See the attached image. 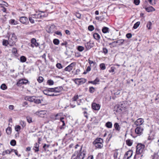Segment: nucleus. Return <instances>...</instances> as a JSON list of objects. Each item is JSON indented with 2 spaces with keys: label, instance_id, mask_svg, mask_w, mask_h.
<instances>
[{
  "label": "nucleus",
  "instance_id": "nucleus-1",
  "mask_svg": "<svg viewBox=\"0 0 159 159\" xmlns=\"http://www.w3.org/2000/svg\"><path fill=\"white\" fill-rule=\"evenodd\" d=\"M126 105L123 102H120L118 104L115 106V111L119 113H123L126 109Z\"/></svg>",
  "mask_w": 159,
  "mask_h": 159
},
{
  "label": "nucleus",
  "instance_id": "nucleus-2",
  "mask_svg": "<svg viewBox=\"0 0 159 159\" xmlns=\"http://www.w3.org/2000/svg\"><path fill=\"white\" fill-rule=\"evenodd\" d=\"M55 91L56 90L55 87L53 88H47L46 89L44 90L43 91V92L44 94L50 96H55L58 95L59 94L55 93H52L51 94H50L49 93L50 92L56 93Z\"/></svg>",
  "mask_w": 159,
  "mask_h": 159
},
{
  "label": "nucleus",
  "instance_id": "nucleus-3",
  "mask_svg": "<svg viewBox=\"0 0 159 159\" xmlns=\"http://www.w3.org/2000/svg\"><path fill=\"white\" fill-rule=\"evenodd\" d=\"M75 152L78 159H83L86 154V152L84 150H82L81 147H80V150Z\"/></svg>",
  "mask_w": 159,
  "mask_h": 159
},
{
  "label": "nucleus",
  "instance_id": "nucleus-4",
  "mask_svg": "<svg viewBox=\"0 0 159 159\" xmlns=\"http://www.w3.org/2000/svg\"><path fill=\"white\" fill-rule=\"evenodd\" d=\"M136 154H141L145 148V145L141 143L138 144L136 147Z\"/></svg>",
  "mask_w": 159,
  "mask_h": 159
},
{
  "label": "nucleus",
  "instance_id": "nucleus-5",
  "mask_svg": "<svg viewBox=\"0 0 159 159\" xmlns=\"http://www.w3.org/2000/svg\"><path fill=\"white\" fill-rule=\"evenodd\" d=\"M86 80L84 79H75L74 81L75 83L78 85H80L82 84L85 83L86 81Z\"/></svg>",
  "mask_w": 159,
  "mask_h": 159
},
{
  "label": "nucleus",
  "instance_id": "nucleus-6",
  "mask_svg": "<svg viewBox=\"0 0 159 159\" xmlns=\"http://www.w3.org/2000/svg\"><path fill=\"white\" fill-rule=\"evenodd\" d=\"M19 20L21 23L24 25H27L29 24L28 19L26 17L22 16L20 17Z\"/></svg>",
  "mask_w": 159,
  "mask_h": 159
},
{
  "label": "nucleus",
  "instance_id": "nucleus-7",
  "mask_svg": "<svg viewBox=\"0 0 159 159\" xmlns=\"http://www.w3.org/2000/svg\"><path fill=\"white\" fill-rule=\"evenodd\" d=\"M56 26L53 24L51 25L47 28V31L49 33H52L55 30Z\"/></svg>",
  "mask_w": 159,
  "mask_h": 159
},
{
  "label": "nucleus",
  "instance_id": "nucleus-8",
  "mask_svg": "<svg viewBox=\"0 0 159 159\" xmlns=\"http://www.w3.org/2000/svg\"><path fill=\"white\" fill-rule=\"evenodd\" d=\"M28 82V80L22 79L19 80L17 83V85L18 86H21L22 85L26 84Z\"/></svg>",
  "mask_w": 159,
  "mask_h": 159
},
{
  "label": "nucleus",
  "instance_id": "nucleus-9",
  "mask_svg": "<svg viewBox=\"0 0 159 159\" xmlns=\"http://www.w3.org/2000/svg\"><path fill=\"white\" fill-rule=\"evenodd\" d=\"M31 44H30V46L33 48L34 47H37L39 45V43H38L36 39L34 38H33L31 40Z\"/></svg>",
  "mask_w": 159,
  "mask_h": 159
},
{
  "label": "nucleus",
  "instance_id": "nucleus-10",
  "mask_svg": "<svg viewBox=\"0 0 159 159\" xmlns=\"http://www.w3.org/2000/svg\"><path fill=\"white\" fill-rule=\"evenodd\" d=\"M91 107L93 110L96 111H98L100 109V106L98 104L93 102L92 104Z\"/></svg>",
  "mask_w": 159,
  "mask_h": 159
},
{
  "label": "nucleus",
  "instance_id": "nucleus-11",
  "mask_svg": "<svg viewBox=\"0 0 159 159\" xmlns=\"http://www.w3.org/2000/svg\"><path fill=\"white\" fill-rule=\"evenodd\" d=\"M144 122V120L141 118L137 119L134 122V124L136 126H140Z\"/></svg>",
  "mask_w": 159,
  "mask_h": 159
},
{
  "label": "nucleus",
  "instance_id": "nucleus-12",
  "mask_svg": "<svg viewBox=\"0 0 159 159\" xmlns=\"http://www.w3.org/2000/svg\"><path fill=\"white\" fill-rule=\"evenodd\" d=\"M133 154V152L131 150H129L125 154L123 158H127V159H129L132 156Z\"/></svg>",
  "mask_w": 159,
  "mask_h": 159
},
{
  "label": "nucleus",
  "instance_id": "nucleus-13",
  "mask_svg": "<svg viewBox=\"0 0 159 159\" xmlns=\"http://www.w3.org/2000/svg\"><path fill=\"white\" fill-rule=\"evenodd\" d=\"M75 65V63L73 62L70 65L66 67L64 69V70L66 71L70 72L72 70L73 66Z\"/></svg>",
  "mask_w": 159,
  "mask_h": 159
},
{
  "label": "nucleus",
  "instance_id": "nucleus-14",
  "mask_svg": "<svg viewBox=\"0 0 159 159\" xmlns=\"http://www.w3.org/2000/svg\"><path fill=\"white\" fill-rule=\"evenodd\" d=\"M143 130V129L142 127L138 126L135 129V133L137 134H139V135L141 134Z\"/></svg>",
  "mask_w": 159,
  "mask_h": 159
},
{
  "label": "nucleus",
  "instance_id": "nucleus-15",
  "mask_svg": "<svg viewBox=\"0 0 159 159\" xmlns=\"http://www.w3.org/2000/svg\"><path fill=\"white\" fill-rule=\"evenodd\" d=\"M46 111L45 110L40 111H37L36 112V115L39 116L41 117H44V115L46 114Z\"/></svg>",
  "mask_w": 159,
  "mask_h": 159
},
{
  "label": "nucleus",
  "instance_id": "nucleus-16",
  "mask_svg": "<svg viewBox=\"0 0 159 159\" xmlns=\"http://www.w3.org/2000/svg\"><path fill=\"white\" fill-rule=\"evenodd\" d=\"M35 98V96H27L25 98V100L31 102H34Z\"/></svg>",
  "mask_w": 159,
  "mask_h": 159
},
{
  "label": "nucleus",
  "instance_id": "nucleus-17",
  "mask_svg": "<svg viewBox=\"0 0 159 159\" xmlns=\"http://www.w3.org/2000/svg\"><path fill=\"white\" fill-rule=\"evenodd\" d=\"M93 144L95 145V147L98 148H101L103 146V144L100 143H95V142H93Z\"/></svg>",
  "mask_w": 159,
  "mask_h": 159
},
{
  "label": "nucleus",
  "instance_id": "nucleus-18",
  "mask_svg": "<svg viewBox=\"0 0 159 159\" xmlns=\"http://www.w3.org/2000/svg\"><path fill=\"white\" fill-rule=\"evenodd\" d=\"M64 119V117H62L60 119V124H61V125L60 127V128L61 129H64V126L65 125V123L64 120H63V119Z\"/></svg>",
  "mask_w": 159,
  "mask_h": 159
},
{
  "label": "nucleus",
  "instance_id": "nucleus-19",
  "mask_svg": "<svg viewBox=\"0 0 159 159\" xmlns=\"http://www.w3.org/2000/svg\"><path fill=\"white\" fill-rule=\"evenodd\" d=\"M114 126L116 131L118 132L120 131L121 128L118 123H115L114 124Z\"/></svg>",
  "mask_w": 159,
  "mask_h": 159
},
{
  "label": "nucleus",
  "instance_id": "nucleus-20",
  "mask_svg": "<svg viewBox=\"0 0 159 159\" xmlns=\"http://www.w3.org/2000/svg\"><path fill=\"white\" fill-rule=\"evenodd\" d=\"M16 36L14 33H13L11 34V40L12 41L11 42L12 43H15L16 41Z\"/></svg>",
  "mask_w": 159,
  "mask_h": 159
},
{
  "label": "nucleus",
  "instance_id": "nucleus-21",
  "mask_svg": "<svg viewBox=\"0 0 159 159\" xmlns=\"http://www.w3.org/2000/svg\"><path fill=\"white\" fill-rule=\"evenodd\" d=\"M55 89L56 90V93H60L63 89V88L62 86H60L55 87Z\"/></svg>",
  "mask_w": 159,
  "mask_h": 159
},
{
  "label": "nucleus",
  "instance_id": "nucleus-22",
  "mask_svg": "<svg viewBox=\"0 0 159 159\" xmlns=\"http://www.w3.org/2000/svg\"><path fill=\"white\" fill-rule=\"evenodd\" d=\"M99 79L97 77L94 80L90 81V83L96 85L97 84H99Z\"/></svg>",
  "mask_w": 159,
  "mask_h": 159
},
{
  "label": "nucleus",
  "instance_id": "nucleus-23",
  "mask_svg": "<svg viewBox=\"0 0 159 159\" xmlns=\"http://www.w3.org/2000/svg\"><path fill=\"white\" fill-rule=\"evenodd\" d=\"M39 144L36 143L34 144L33 149L35 151V152H37L39 151Z\"/></svg>",
  "mask_w": 159,
  "mask_h": 159
},
{
  "label": "nucleus",
  "instance_id": "nucleus-24",
  "mask_svg": "<svg viewBox=\"0 0 159 159\" xmlns=\"http://www.w3.org/2000/svg\"><path fill=\"white\" fill-rule=\"evenodd\" d=\"M145 10L148 12L155 11V9L152 6L148 7L145 8Z\"/></svg>",
  "mask_w": 159,
  "mask_h": 159
},
{
  "label": "nucleus",
  "instance_id": "nucleus-25",
  "mask_svg": "<svg viewBox=\"0 0 159 159\" xmlns=\"http://www.w3.org/2000/svg\"><path fill=\"white\" fill-rule=\"evenodd\" d=\"M97 64L95 62H94L93 61L90 60V70H91V67L93 68L94 69L96 67Z\"/></svg>",
  "mask_w": 159,
  "mask_h": 159
},
{
  "label": "nucleus",
  "instance_id": "nucleus-26",
  "mask_svg": "<svg viewBox=\"0 0 159 159\" xmlns=\"http://www.w3.org/2000/svg\"><path fill=\"white\" fill-rule=\"evenodd\" d=\"M62 115V113H57L55 116V119L56 120L59 119L60 120L62 117H61Z\"/></svg>",
  "mask_w": 159,
  "mask_h": 159
},
{
  "label": "nucleus",
  "instance_id": "nucleus-27",
  "mask_svg": "<svg viewBox=\"0 0 159 159\" xmlns=\"http://www.w3.org/2000/svg\"><path fill=\"white\" fill-rule=\"evenodd\" d=\"M102 32L104 34L109 33V28L106 27H104L102 28Z\"/></svg>",
  "mask_w": 159,
  "mask_h": 159
},
{
  "label": "nucleus",
  "instance_id": "nucleus-28",
  "mask_svg": "<svg viewBox=\"0 0 159 159\" xmlns=\"http://www.w3.org/2000/svg\"><path fill=\"white\" fill-rule=\"evenodd\" d=\"M93 37L94 38L97 40H99L100 38V35L97 33H94L93 34Z\"/></svg>",
  "mask_w": 159,
  "mask_h": 159
},
{
  "label": "nucleus",
  "instance_id": "nucleus-29",
  "mask_svg": "<svg viewBox=\"0 0 159 159\" xmlns=\"http://www.w3.org/2000/svg\"><path fill=\"white\" fill-rule=\"evenodd\" d=\"M124 40L123 39H120L116 41V43H118L119 45H121L124 43Z\"/></svg>",
  "mask_w": 159,
  "mask_h": 159
},
{
  "label": "nucleus",
  "instance_id": "nucleus-30",
  "mask_svg": "<svg viewBox=\"0 0 159 159\" xmlns=\"http://www.w3.org/2000/svg\"><path fill=\"white\" fill-rule=\"evenodd\" d=\"M143 155L141 154H136L135 155L134 159H142L141 157Z\"/></svg>",
  "mask_w": 159,
  "mask_h": 159
},
{
  "label": "nucleus",
  "instance_id": "nucleus-31",
  "mask_svg": "<svg viewBox=\"0 0 159 159\" xmlns=\"http://www.w3.org/2000/svg\"><path fill=\"white\" fill-rule=\"evenodd\" d=\"M112 123L111 122H107L105 124L106 126L108 128H111L112 127Z\"/></svg>",
  "mask_w": 159,
  "mask_h": 159
},
{
  "label": "nucleus",
  "instance_id": "nucleus-32",
  "mask_svg": "<svg viewBox=\"0 0 159 159\" xmlns=\"http://www.w3.org/2000/svg\"><path fill=\"white\" fill-rule=\"evenodd\" d=\"M126 144L129 146H131L133 144L132 141L130 139H128L126 141Z\"/></svg>",
  "mask_w": 159,
  "mask_h": 159
},
{
  "label": "nucleus",
  "instance_id": "nucleus-33",
  "mask_svg": "<svg viewBox=\"0 0 159 159\" xmlns=\"http://www.w3.org/2000/svg\"><path fill=\"white\" fill-rule=\"evenodd\" d=\"M158 155L157 153H154L153 155L151 156L152 159H158Z\"/></svg>",
  "mask_w": 159,
  "mask_h": 159
},
{
  "label": "nucleus",
  "instance_id": "nucleus-34",
  "mask_svg": "<svg viewBox=\"0 0 159 159\" xmlns=\"http://www.w3.org/2000/svg\"><path fill=\"white\" fill-rule=\"evenodd\" d=\"M70 106L71 108H74L75 107V102L73 101L72 100H70Z\"/></svg>",
  "mask_w": 159,
  "mask_h": 159
},
{
  "label": "nucleus",
  "instance_id": "nucleus-35",
  "mask_svg": "<svg viewBox=\"0 0 159 159\" xmlns=\"http://www.w3.org/2000/svg\"><path fill=\"white\" fill-rule=\"evenodd\" d=\"M93 142H95V143H102L103 142V139L101 138H97Z\"/></svg>",
  "mask_w": 159,
  "mask_h": 159
},
{
  "label": "nucleus",
  "instance_id": "nucleus-36",
  "mask_svg": "<svg viewBox=\"0 0 159 159\" xmlns=\"http://www.w3.org/2000/svg\"><path fill=\"white\" fill-rule=\"evenodd\" d=\"M26 60V57L23 56H22L20 57V61L22 62H24Z\"/></svg>",
  "mask_w": 159,
  "mask_h": 159
},
{
  "label": "nucleus",
  "instance_id": "nucleus-37",
  "mask_svg": "<svg viewBox=\"0 0 159 159\" xmlns=\"http://www.w3.org/2000/svg\"><path fill=\"white\" fill-rule=\"evenodd\" d=\"M53 42V43L56 45H58L60 43L59 40L57 39H54Z\"/></svg>",
  "mask_w": 159,
  "mask_h": 159
},
{
  "label": "nucleus",
  "instance_id": "nucleus-38",
  "mask_svg": "<svg viewBox=\"0 0 159 159\" xmlns=\"http://www.w3.org/2000/svg\"><path fill=\"white\" fill-rule=\"evenodd\" d=\"M140 24V22L139 21L137 22L134 25L133 28L134 29H137L139 26Z\"/></svg>",
  "mask_w": 159,
  "mask_h": 159
},
{
  "label": "nucleus",
  "instance_id": "nucleus-39",
  "mask_svg": "<svg viewBox=\"0 0 159 159\" xmlns=\"http://www.w3.org/2000/svg\"><path fill=\"white\" fill-rule=\"evenodd\" d=\"M152 23L151 21L148 22L147 25V27L149 30L151 29H152L151 26Z\"/></svg>",
  "mask_w": 159,
  "mask_h": 159
},
{
  "label": "nucleus",
  "instance_id": "nucleus-40",
  "mask_svg": "<svg viewBox=\"0 0 159 159\" xmlns=\"http://www.w3.org/2000/svg\"><path fill=\"white\" fill-rule=\"evenodd\" d=\"M0 88L3 90H5L7 89V87L5 84H3L1 86Z\"/></svg>",
  "mask_w": 159,
  "mask_h": 159
},
{
  "label": "nucleus",
  "instance_id": "nucleus-41",
  "mask_svg": "<svg viewBox=\"0 0 159 159\" xmlns=\"http://www.w3.org/2000/svg\"><path fill=\"white\" fill-rule=\"evenodd\" d=\"M115 69L116 68L115 67L112 66L111 67L110 69L109 70V72H110L112 73V74H115L114 72Z\"/></svg>",
  "mask_w": 159,
  "mask_h": 159
},
{
  "label": "nucleus",
  "instance_id": "nucleus-42",
  "mask_svg": "<svg viewBox=\"0 0 159 159\" xmlns=\"http://www.w3.org/2000/svg\"><path fill=\"white\" fill-rule=\"evenodd\" d=\"M0 5H3L6 7H7L8 6V4L3 1H1V3H0Z\"/></svg>",
  "mask_w": 159,
  "mask_h": 159
},
{
  "label": "nucleus",
  "instance_id": "nucleus-43",
  "mask_svg": "<svg viewBox=\"0 0 159 159\" xmlns=\"http://www.w3.org/2000/svg\"><path fill=\"white\" fill-rule=\"evenodd\" d=\"M34 102L36 104H39L41 103V101L40 99L36 98V97L35 96Z\"/></svg>",
  "mask_w": 159,
  "mask_h": 159
},
{
  "label": "nucleus",
  "instance_id": "nucleus-44",
  "mask_svg": "<svg viewBox=\"0 0 159 159\" xmlns=\"http://www.w3.org/2000/svg\"><path fill=\"white\" fill-rule=\"evenodd\" d=\"M109 44V45L112 46L113 47H115L117 46L116 41H114L111 43H110Z\"/></svg>",
  "mask_w": 159,
  "mask_h": 159
},
{
  "label": "nucleus",
  "instance_id": "nucleus-45",
  "mask_svg": "<svg viewBox=\"0 0 159 159\" xmlns=\"http://www.w3.org/2000/svg\"><path fill=\"white\" fill-rule=\"evenodd\" d=\"M10 23L11 24L14 25H16L18 24V22L15 21L14 19H11L10 20Z\"/></svg>",
  "mask_w": 159,
  "mask_h": 159
},
{
  "label": "nucleus",
  "instance_id": "nucleus-46",
  "mask_svg": "<svg viewBox=\"0 0 159 159\" xmlns=\"http://www.w3.org/2000/svg\"><path fill=\"white\" fill-rule=\"evenodd\" d=\"M44 79L42 76H39L37 79V80L39 83H41L43 82Z\"/></svg>",
  "mask_w": 159,
  "mask_h": 159
},
{
  "label": "nucleus",
  "instance_id": "nucleus-47",
  "mask_svg": "<svg viewBox=\"0 0 159 159\" xmlns=\"http://www.w3.org/2000/svg\"><path fill=\"white\" fill-rule=\"evenodd\" d=\"M79 96L78 95H75L74 97L71 99V100L75 102L78 99Z\"/></svg>",
  "mask_w": 159,
  "mask_h": 159
},
{
  "label": "nucleus",
  "instance_id": "nucleus-48",
  "mask_svg": "<svg viewBox=\"0 0 159 159\" xmlns=\"http://www.w3.org/2000/svg\"><path fill=\"white\" fill-rule=\"evenodd\" d=\"M6 132L8 134H10L11 133V128L10 127H8L6 130Z\"/></svg>",
  "mask_w": 159,
  "mask_h": 159
},
{
  "label": "nucleus",
  "instance_id": "nucleus-49",
  "mask_svg": "<svg viewBox=\"0 0 159 159\" xmlns=\"http://www.w3.org/2000/svg\"><path fill=\"white\" fill-rule=\"evenodd\" d=\"M21 129V127L20 125H16L15 127V130L16 132H19Z\"/></svg>",
  "mask_w": 159,
  "mask_h": 159
},
{
  "label": "nucleus",
  "instance_id": "nucleus-50",
  "mask_svg": "<svg viewBox=\"0 0 159 159\" xmlns=\"http://www.w3.org/2000/svg\"><path fill=\"white\" fill-rule=\"evenodd\" d=\"M101 69L102 70H104L106 69V67L104 63H101L100 65Z\"/></svg>",
  "mask_w": 159,
  "mask_h": 159
},
{
  "label": "nucleus",
  "instance_id": "nucleus-51",
  "mask_svg": "<svg viewBox=\"0 0 159 159\" xmlns=\"http://www.w3.org/2000/svg\"><path fill=\"white\" fill-rule=\"evenodd\" d=\"M10 144L12 146H15L16 144V141L15 140H12L10 142Z\"/></svg>",
  "mask_w": 159,
  "mask_h": 159
},
{
  "label": "nucleus",
  "instance_id": "nucleus-52",
  "mask_svg": "<svg viewBox=\"0 0 159 159\" xmlns=\"http://www.w3.org/2000/svg\"><path fill=\"white\" fill-rule=\"evenodd\" d=\"M8 44H9V42L7 40H4L2 42V44L3 45L7 46Z\"/></svg>",
  "mask_w": 159,
  "mask_h": 159
},
{
  "label": "nucleus",
  "instance_id": "nucleus-53",
  "mask_svg": "<svg viewBox=\"0 0 159 159\" xmlns=\"http://www.w3.org/2000/svg\"><path fill=\"white\" fill-rule=\"evenodd\" d=\"M134 3L136 5H139L140 3V0H134Z\"/></svg>",
  "mask_w": 159,
  "mask_h": 159
},
{
  "label": "nucleus",
  "instance_id": "nucleus-54",
  "mask_svg": "<svg viewBox=\"0 0 159 159\" xmlns=\"http://www.w3.org/2000/svg\"><path fill=\"white\" fill-rule=\"evenodd\" d=\"M47 82L48 84L50 85H52L54 84L53 81L51 80H48Z\"/></svg>",
  "mask_w": 159,
  "mask_h": 159
},
{
  "label": "nucleus",
  "instance_id": "nucleus-55",
  "mask_svg": "<svg viewBox=\"0 0 159 159\" xmlns=\"http://www.w3.org/2000/svg\"><path fill=\"white\" fill-rule=\"evenodd\" d=\"M27 120L28 121V122L29 123H31L32 122V119L31 117H30L29 116H27L26 117Z\"/></svg>",
  "mask_w": 159,
  "mask_h": 159
},
{
  "label": "nucleus",
  "instance_id": "nucleus-56",
  "mask_svg": "<svg viewBox=\"0 0 159 159\" xmlns=\"http://www.w3.org/2000/svg\"><path fill=\"white\" fill-rule=\"evenodd\" d=\"M108 51L107 48H103L102 52L103 53L105 54H106L108 53Z\"/></svg>",
  "mask_w": 159,
  "mask_h": 159
},
{
  "label": "nucleus",
  "instance_id": "nucleus-57",
  "mask_svg": "<svg viewBox=\"0 0 159 159\" xmlns=\"http://www.w3.org/2000/svg\"><path fill=\"white\" fill-rule=\"evenodd\" d=\"M56 66L59 69H61L63 67L62 65L60 63H57L56 64Z\"/></svg>",
  "mask_w": 159,
  "mask_h": 159
},
{
  "label": "nucleus",
  "instance_id": "nucleus-58",
  "mask_svg": "<svg viewBox=\"0 0 159 159\" xmlns=\"http://www.w3.org/2000/svg\"><path fill=\"white\" fill-rule=\"evenodd\" d=\"M78 50L80 52L82 51L84 49V48L82 46H79L77 48Z\"/></svg>",
  "mask_w": 159,
  "mask_h": 159
},
{
  "label": "nucleus",
  "instance_id": "nucleus-59",
  "mask_svg": "<svg viewBox=\"0 0 159 159\" xmlns=\"http://www.w3.org/2000/svg\"><path fill=\"white\" fill-rule=\"evenodd\" d=\"M33 18L32 17L30 16L29 17V20L30 22L32 24H34V21Z\"/></svg>",
  "mask_w": 159,
  "mask_h": 159
},
{
  "label": "nucleus",
  "instance_id": "nucleus-60",
  "mask_svg": "<svg viewBox=\"0 0 159 159\" xmlns=\"http://www.w3.org/2000/svg\"><path fill=\"white\" fill-rule=\"evenodd\" d=\"M20 124L23 128L25 126V123L23 121H20Z\"/></svg>",
  "mask_w": 159,
  "mask_h": 159
},
{
  "label": "nucleus",
  "instance_id": "nucleus-61",
  "mask_svg": "<svg viewBox=\"0 0 159 159\" xmlns=\"http://www.w3.org/2000/svg\"><path fill=\"white\" fill-rule=\"evenodd\" d=\"M155 100L156 102L159 103V93L157 95Z\"/></svg>",
  "mask_w": 159,
  "mask_h": 159
},
{
  "label": "nucleus",
  "instance_id": "nucleus-62",
  "mask_svg": "<svg viewBox=\"0 0 159 159\" xmlns=\"http://www.w3.org/2000/svg\"><path fill=\"white\" fill-rule=\"evenodd\" d=\"M11 152L10 150H7L6 151H4L3 152V153L4 155L5 154H10Z\"/></svg>",
  "mask_w": 159,
  "mask_h": 159
},
{
  "label": "nucleus",
  "instance_id": "nucleus-63",
  "mask_svg": "<svg viewBox=\"0 0 159 159\" xmlns=\"http://www.w3.org/2000/svg\"><path fill=\"white\" fill-rule=\"evenodd\" d=\"M55 34H56L58 35H59L60 36H62V33L61 31H57L55 32Z\"/></svg>",
  "mask_w": 159,
  "mask_h": 159
},
{
  "label": "nucleus",
  "instance_id": "nucleus-64",
  "mask_svg": "<svg viewBox=\"0 0 159 159\" xmlns=\"http://www.w3.org/2000/svg\"><path fill=\"white\" fill-rule=\"evenodd\" d=\"M78 159L77 157V156L76 154H75V153L74 152L73 154L71 157V159Z\"/></svg>",
  "mask_w": 159,
  "mask_h": 159
}]
</instances>
